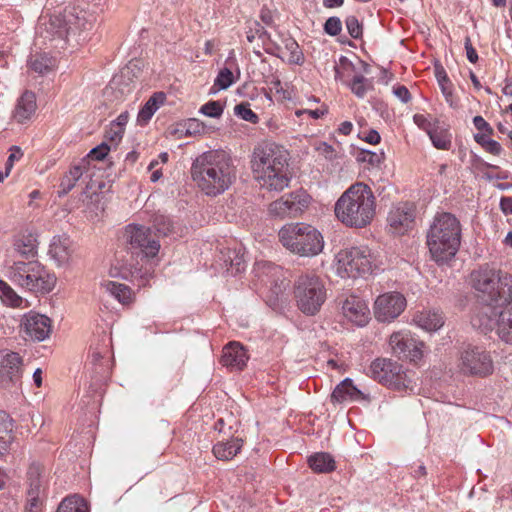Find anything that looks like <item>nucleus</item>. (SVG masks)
Wrapping results in <instances>:
<instances>
[{"instance_id":"a211bd4d","label":"nucleus","mask_w":512,"mask_h":512,"mask_svg":"<svg viewBox=\"0 0 512 512\" xmlns=\"http://www.w3.org/2000/svg\"><path fill=\"white\" fill-rule=\"evenodd\" d=\"M416 210L413 204L400 202L393 205L387 216V223L391 233L404 235L415 225Z\"/></svg>"},{"instance_id":"680f3d73","label":"nucleus","mask_w":512,"mask_h":512,"mask_svg":"<svg viewBox=\"0 0 512 512\" xmlns=\"http://www.w3.org/2000/svg\"><path fill=\"white\" fill-rule=\"evenodd\" d=\"M473 124L476 127V129L480 131H485L488 134L493 133V129L491 126L485 121V119L482 116H475L473 118Z\"/></svg>"},{"instance_id":"cd10ccee","label":"nucleus","mask_w":512,"mask_h":512,"mask_svg":"<svg viewBox=\"0 0 512 512\" xmlns=\"http://www.w3.org/2000/svg\"><path fill=\"white\" fill-rule=\"evenodd\" d=\"M37 109L36 95L26 90L17 100L13 117L18 123H25L30 120Z\"/></svg>"},{"instance_id":"e2e57ef3","label":"nucleus","mask_w":512,"mask_h":512,"mask_svg":"<svg viewBox=\"0 0 512 512\" xmlns=\"http://www.w3.org/2000/svg\"><path fill=\"white\" fill-rule=\"evenodd\" d=\"M362 139L369 144L376 145L380 142L381 137L380 134L376 130H369L368 132H363Z\"/></svg>"},{"instance_id":"2f4dec72","label":"nucleus","mask_w":512,"mask_h":512,"mask_svg":"<svg viewBox=\"0 0 512 512\" xmlns=\"http://www.w3.org/2000/svg\"><path fill=\"white\" fill-rule=\"evenodd\" d=\"M165 96L163 93H155L153 94L148 101L144 104V106L140 109L137 121L141 125H145L152 118L154 113L159 109V107L164 103Z\"/></svg>"},{"instance_id":"864d4df0","label":"nucleus","mask_w":512,"mask_h":512,"mask_svg":"<svg viewBox=\"0 0 512 512\" xmlns=\"http://www.w3.org/2000/svg\"><path fill=\"white\" fill-rule=\"evenodd\" d=\"M342 30V22L338 17H330L324 24V31L330 36L338 35Z\"/></svg>"},{"instance_id":"338daca9","label":"nucleus","mask_w":512,"mask_h":512,"mask_svg":"<svg viewBox=\"0 0 512 512\" xmlns=\"http://www.w3.org/2000/svg\"><path fill=\"white\" fill-rule=\"evenodd\" d=\"M484 149L493 155H499L502 151L501 145L497 141L492 139L488 143H486Z\"/></svg>"},{"instance_id":"412c9836","label":"nucleus","mask_w":512,"mask_h":512,"mask_svg":"<svg viewBox=\"0 0 512 512\" xmlns=\"http://www.w3.org/2000/svg\"><path fill=\"white\" fill-rule=\"evenodd\" d=\"M343 316L357 326H365L370 319L366 302L358 296L350 295L342 303Z\"/></svg>"},{"instance_id":"c9c22d12","label":"nucleus","mask_w":512,"mask_h":512,"mask_svg":"<svg viewBox=\"0 0 512 512\" xmlns=\"http://www.w3.org/2000/svg\"><path fill=\"white\" fill-rule=\"evenodd\" d=\"M432 144L437 149L448 150L451 146V135L447 129L434 127L430 133H428Z\"/></svg>"},{"instance_id":"58836bf2","label":"nucleus","mask_w":512,"mask_h":512,"mask_svg":"<svg viewBox=\"0 0 512 512\" xmlns=\"http://www.w3.org/2000/svg\"><path fill=\"white\" fill-rule=\"evenodd\" d=\"M12 424L8 414L0 411V452L6 450L12 440Z\"/></svg>"},{"instance_id":"473e14b6","label":"nucleus","mask_w":512,"mask_h":512,"mask_svg":"<svg viewBox=\"0 0 512 512\" xmlns=\"http://www.w3.org/2000/svg\"><path fill=\"white\" fill-rule=\"evenodd\" d=\"M103 288L122 304H129L133 301L131 289L122 283L108 281L102 284Z\"/></svg>"},{"instance_id":"4d7b16f0","label":"nucleus","mask_w":512,"mask_h":512,"mask_svg":"<svg viewBox=\"0 0 512 512\" xmlns=\"http://www.w3.org/2000/svg\"><path fill=\"white\" fill-rule=\"evenodd\" d=\"M11 153L6 161L5 167L7 171H11L14 165V162L19 160L23 156V152L18 146H12L10 149Z\"/></svg>"},{"instance_id":"72a5a7b5","label":"nucleus","mask_w":512,"mask_h":512,"mask_svg":"<svg viewBox=\"0 0 512 512\" xmlns=\"http://www.w3.org/2000/svg\"><path fill=\"white\" fill-rule=\"evenodd\" d=\"M0 298L4 304L13 308H26L28 301L19 296L6 282L0 280Z\"/></svg>"},{"instance_id":"79ce46f5","label":"nucleus","mask_w":512,"mask_h":512,"mask_svg":"<svg viewBox=\"0 0 512 512\" xmlns=\"http://www.w3.org/2000/svg\"><path fill=\"white\" fill-rule=\"evenodd\" d=\"M357 160L362 163H367L371 167H379L385 160L383 151L372 152L369 150H362L357 155Z\"/></svg>"},{"instance_id":"a19ab883","label":"nucleus","mask_w":512,"mask_h":512,"mask_svg":"<svg viewBox=\"0 0 512 512\" xmlns=\"http://www.w3.org/2000/svg\"><path fill=\"white\" fill-rule=\"evenodd\" d=\"M1 365L3 369L7 371V374H9L10 377L12 378L19 372L20 367L22 365V359L20 355L16 352L6 353L2 357Z\"/></svg>"},{"instance_id":"9b49d317","label":"nucleus","mask_w":512,"mask_h":512,"mask_svg":"<svg viewBox=\"0 0 512 512\" xmlns=\"http://www.w3.org/2000/svg\"><path fill=\"white\" fill-rule=\"evenodd\" d=\"M498 305H504V307L496 311L490 306H484L472 317L471 323L483 333L495 329L503 342L512 344V299L502 301Z\"/></svg>"},{"instance_id":"423d86ee","label":"nucleus","mask_w":512,"mask_h":512,"mask_svg":"<svg viewBox=\"0 0 512 512\" xmlns=\"http://www.w3.org/2000/svg\"><path fill=\"white\" fill-rule=\"evenodd\" d=\"M7 277L26 291L40 294L51 292L57 278L37 260L15 261L7 268Z\"/></svg>"},{"instance_id":"5fc2aeb1","label":"nucleus","mask_w":512,"mask_h":512,"mask_svg":"<svg viewBox=\"0 0 512 512\" xmlns=\"http://www.w3.org/2000/svg\"><path fill=\"white\" fill-rule=\"evenodd\" d=\"M124 131L125 130L119 128L117 125L110 123L108 129L106 130L105 137L108 141L116 146L121 141Z\"/></svg>"},{"instance_id":"c756f323","label":"nucleus","mask_w":512,"mask_h":512,"mask_svg":"<svg viewBox=\"0 0 512 512\" xmlns=\"http://www.w3.org/2000/svg\"><path fill=\"white\" fill-rule=\"evenodd\" d=\"M309 467L316 473H330L335 470L334 458L327 452H318L308 458Z\"/></svg>"},{"instance_id":"dca6fc26","label":"nucleus","mask_w":512,"mask_h":512,"mask_svg":"<svg viewBox=\"0 0 512 512\" xmlns=\"http://www.w3.org/2000/svg\"><path fill=\"white\" fill-rule=\"evenodd\" d=\"M458 366L464 374L479 377L492 374L494 369L490 353L471 346L461 352Z\"/></svg>"},{"instance_id":"f3484780","label":"nucleus","mask_w":512,"mask_h":512,"mask_svg":"<svg viewBox=\"0 0 512 512\" xmlns=\"http://www.w3.org/2000/svg\"><path fill=\"white\" fill-rule=\"evenodd\" d=\"M406 298L399 292H387L379 295L374 303V315L380 322H390L406 308Z\"/></svg>"},{"instance_id":"6ab92c4d","label":"nucleus","mask_w":512,"mask_h":512,"mask_svg":"<svg viewBox=\"0 0 512 512\" xmlns=\"http://www.w3.org/2000/svg\"><path fill=\"white\" fill-rule=\"evenodd\" d=\"M389 345L393 353L412 361L420 359L424 343L418 341L410 332L399 331L390 336Z\"/></svg>"},{"instance_id":"69168bd1","label":"nucleus","mask_w":512,"mask_h":512,"mask_svg":"<svg viewBox=\"0 0 512 512\" xmlns=\"http://www.w3.org/2000/svg\"><path fill=\"white\" fill-rule=\"evenodd\" d=\"M131 274H132V277H134L135 279L139 278V280H140L139 286L146 285L148 279L151 277V273L149 271H145L144 273H142L141 270H138V269H135V271H132Z\"/></svg>"},{"instance_id":"f03ea898","label":"nucleus","mask_w":512,"mask_h":512,"mask_svg":"<svg viewBox=\"0 0 512 512\" xmlns=\"http://www.w3.org/2000/svg\"><path fill=\"white\" fill-rule=\"evenodd\" d=\"M251 169L255 180L264 189L282 191L289 185L288 152L276 143L262 142L254 148Z\"/></svg>"},{"instance_id":"f8f14e48","label":"nucleus","mask_w":512,"mask_h":512,"mask_svg":"<svg viewBox=\"0 0 512 512\" xmlns=\"http://www.w3.org/2000/svg\"><path fill=\"white\" fill-rule=\"evenodd\" d=\"M124 238L129 249L145 257H155L160 250L158 235L150 227L129 224L125 228Z\"/></svg>"},{"instance_id":"aec40b11","label":"nucleus","mask_w":512,"mask_h":512,"mask_svg":"<svg viewBox=\"0 0 512 512\" xmlns=\"http://www.w3.org/2000/svg\"><path fill=\"white\" fill-rule=\"evenodd\" d=\"M20 327L27 337L38 342L48 338L52 330L50 318L33 311L22 317Z\"/></svg>"},{"instance_id":"a18cd8bd","label":"nucleus","mask_w":512,"mask_h":512,"mask_svg":"<svg viewBox=\"0 0 512 512\" xmlns=\"http://www.w3.org/2000/svg\"><path fill=\"white\" fill-rule=\"evenodd\" d=\"M234 113L239 118L248 121L252 124H256L259 121V117L254 113L248 103H240L234 107Z\"/></svg>"},{"instance_id":"37998d69","label":"nucleus","mask_w":512,"mask_h":512,"mask_svg":"<svg viewBox=\"0 0 512 512\" xmlns=\"http://www.w3.org/2000/svg\"><path fill=\"white\" fill-rule=\"evenodd\" d=\"M349 87L357 97L363 98L367 91L371 88V83L362 75L355 74Z\"/></svg>"},{"instance_id":"0eeeda50","label":"nucleus","mask_w":512,"mask_h":512,"mask_svg":"<svg viewBox=\"0 0 512 512\" xmlns=\"http://www.w3.org/2000/svg\"><path fill=\"white\" fill-rule=\"evenodd\" d=\"M92 27V15L79 8L68 7L63 13L53 15L45 29L53 37L65 38L67 42L73 38L77 44H80L86 41L87 33Z\"/></svg>"},{"instance_id":"39448f33","label":"nucleus","mask_w":512,"mask_h":512,"mask_svg":"<svg viewBox=\"0 0 512 512\" xmlns=\"http://www.w3.org/2000/svg\"><path fill=\"white\" fill-rule=\"evenodd\" d=\"M281 244L300 257H314L324 248L322 234L312 225L297 222L285 224L278 232Z\"/></svg>"},{"instance_id":"c03bdc74","label":"nucleus","mask_w":512,"mask_h":512,"mask_svg":"<svg viewBox=\"0 0 512 512\" xmlns=\"http://www.w3.org/2000/svg\"><path fill=\"white\" fill-rule=\"evenodd\" d=\"M285 50L289 53L288 62L292 64H301L303 62V53L298 43L294 39L285 40Z\"/></svg>"},{"instance_id":"6e6d98bb","label":"nucleus","mask_w":512,"mask_h":512,"mask_svg":"<svg viewBox=\"0 0 512 512\" xmlns=\"http://www.w3.org/2000/svg\"><path fill=\"white\" fill-rule=\"evenodd\" d=\"M109 149L110 148L106 143H102L101 145L90 150L88 156L94 160L100 161L105 158V156L108 154Z\"/></svg>"},{"instance_id":"4be33fe9","label":"nucleus","mask_w":512,"mask_h":512,"mask_svg":"<svg viewBox=\"0 0 512 512\" xmlns=\"http://www.w3.org/2000/svg\"><path fill=\"white\" fill-rule=\"evenodd\" d=\"M74 247L66 235L54 236L49 245L48 255L58 267L68 265L73 257Z\"/></svg>"},{"instance_id":"bf43d9fd","label":"nucleus","mask_w":512,"mask_h":512,"mask_svg":"<svg viewBox=\"0 0 512 512\" xmlns=\"http://www.w3.org/2000/svg\"><path fill=\"white\" fill-rule=\"evenodd\" d=\"M464 46H465V50H466L467 59L471 63H476L477 60H478V54H477L476 50L473 48V46H472V42H471L470 37H466L465 38Z\"/></svg>"},{"instance_id":"49530a36","label":"nucleus","mask_w":512,"mask_h":512,"mask_svg":"<svg viewBox=\"0 0 512 512\" xmlns=\"http://www.w3.org/2000/svg\"><path fill=\"white\" fill-rule=\"evenodd\" d=\"M234 83V76L232 71L229 68H223L219 71L215 81L214 86L217 87L218 90H225L229 88Z\"/></svg>"},{"instance_id":"0e129e2a","label":"nucleus","mask_w":512,"mask_h":512,"mask_svg":"<svg viewBox=\"0 0 512 512\" xmlns=\"http://www.w3.org/2000/svg\"><path fill=\"white\" fill-rule=\"evenodd\" d=\"M435 76L437 78V81H438L440 87L449 83L448 76L442 66L435 67Z\"/></svg>"},{"instance_id":"052dcab7","label":"nucleus","mask_w":512,"mask_h":512,"mask_svg":"<svg viewBox=\"0 0 512 512\" xmlns=\"http://www.w3.org/2000/svg\"><path fill=\"white\" fill-rule=\"evenodd\" d=\"M233 255V257L229 256L232 269H234L236 273L244 270L243 255H239L235 252H233Z\"/></svg>"},{"instance_id":"2eb2a0df","label":"nucleus","mask_w":512,"mask_h":512,"mask_svg":"<svg viewBox=\"0 0 512 512\" xmlns=\"http://www.w3.org/2000/svg\"><path fill=\"white\" fill-rule=\"evenodd\" d=\"M370 376L390 388L401 390L407 387V376L402 366L387 358H377L370 365Z\"/></svg>"},{"instance_id":"8fccbe9b","label":"nucleus","mask_w":512,"mask_h":512,"mask_svg":"<svg viewBox=\"0 0 512 512\" xmlns=\"http://www.w3.org/2000/svg\"><path fill=\"white\" fill-rule=\"evenodd\" d=\"M345 24L347 31L352 38L358 39L362 36V25L355 16H348L345 20Z\"/></svg>"},{"instance_id":"9d476101","label":"nucleus","mask_w":512,"mask_h":512,"mask_svg":"<svg viewBox=\"0 0 512 512\" xmlns=\"http://www.w3.org/2000/svg\"><path fill=\"white\" fill-rule=\"evenodd\" d=\"M294 298L301 312L310 316L315 315L327 298L323 280L314 273L300 275L294 283Z\"/></svg>"},{"instance_id":"f257e3e1","label":"nucleus","mask_w":512,"mask_h":512,"mask_svg":"<svg viewBox=\"0 0 512 512\" xmlns=\"http://www.w3.org/2000/svg\"><path fill=\"white\" fill-rule=\"evenodd\" d=\"M191 177L197 187L208 196H217L236 179V167L223 150H212L199 155L192 163Z\"/></svg>"},{"instance_id":"6e6552de","label":"nucleus","mask_w":512,"mask_h":512,"mask_svg":"<svg viewBox=\"0 0 512 512\" xmlns=\"http://www.w3.org/2000/svg\"><path fill=\"white\" fill-rule=\"evenodd\" d=\"M380 261L367 246L340 250L335 256V271L341 278H358L371 274Z\"/></svg>"},{"instance_id":"e433bc0d","label":"nucleus","mask_w":512,"mask_h":512,"mask_svg":"<svg viewBox=\"0 0 512 512\" xmlns=\"http://www.w3.org/2000/svg\"><path fill=\"white\" fill-rule=\"evenodd\" d=\"M83 169L81 166H74L65 174L61 180L59 195H65L76 185L77 181L82 177Z\"/></svg>"},{"instance_id":"f704fd0d","label":"nucleus","mask_w":512,"mask_h":512,"mask_svg":"<svg viewBox=\"0 0 512 512\" xmlns=\"http://www.w3.org/2000/svg\"><path fill=\"white\" fill-rule=\"evenodd\" d=\"M37 239L29 234L19 237L14 243L15 251L24 257H34L37 255Z\"/></svg>"},{"instance_id":"393cba45","label":"nucleus","mask_w":512,"mask_h":512,"mask_svg":"<svg viewBox=\"0 0 512 512\" xmlns=\"http://www.w3.org/2000/svg\"><path fill=\"white\" fill-rule=\"evenodd\" d=\"M255 270L258 276L267 277V280L270 281V284L272 285L274 294L278 295L286 289L288 283L283 275L281 267L270 262L262 261L256 263Z\"/></svg>"},{"instance_id":"7c9ffc66","label":"nucleus","mask_w":512,"mask_h":512,"mask_svg":"<svg viewBox=\"0 0 512 512\" xmlns=\"http://www.w3.org/2000/svg\"><path fill=\"white\" fill-rule=\"evenodd\" d=\"M28 66L33 72L45 75L55 68L56 60L46 53H36L30 56Z\"/></svg>"},{"instance_id":"13d9d810","label":"nucleus","mask_w":512,"mask_h":512,"mask_svg":"<svg viewBox=\"0 0 512 512\" xmlns=\"http://www.w3.org/2000/svg\"><path fill=\"white\" fill-rule=\"evenodd\" d=\"M393 94L403 103H407L411 99L410 92L404 85L393 87Z\"/></svg>"},{"instance_id":"3c124183","label":"nucleus","mask_w":512,"mask_h":512,"mask_svg":"<svg viewBox=\"0 0 512 512\" xmlns=\"http://www.w3.org/2000/svg\"><path fill=\"white\" fill-rule=\"evenodd\" d=\"M206 126L198 119H189L185 123V134L189 136H196L205 133Z\"/></svg>"},{"instance_id":"4c0bfd02","label":"nucleus","mask_w":512,"mask_h":512,"mask_svg":"<svg viewBox=\"0 0 512 512\" xmlns=\"http://www.w3.org/2000/svg\"><path fill=\"white\" fill-rule=\"evenodd\" d=\"M57 512H88V507L81 497L70 496L60 503Z\"/></svg>"},{"instance_id":"1a4fd4ad","label":"nucleus","mask_w":512,"mask_h":512,"mask_svg":"<svg viewBox=\"0 0 512 512\" xmlns=\"http://www.w3.org/2000/svg\"><path fill=\"white\" fill-rule=\"evenodd\" d=\"M473 287L487 296L491 303L499 304L512 299V275L488 266L471 275Z\"/></svg>"},{"instance_id":"b1692460","label":"nucleus","mask_w":512,"mask_h":512,"mask_svg":"<svg viewBox=\"0 0 512 512\" xmlns=\"http://www.w3.org/2000/svg\"><path fill=\"white\" fill-rule=\"evenodd\" d=\"M248 359L244 346L239 342L232 341L223 348L221 363L230 370H242Z\"/></svg>"},{"instance_id":"20e7f679","label":"nucleus","mask_w":512,"mask_h":512,"mask_svg":"<svg viewBox=\"0 0 512 512\" xmlns=\"http://www.w3.org/2000/svg\"><path fill=\"white\" fill-rule=\"evenodd\" d=\"M462 227L458 218L449 213H437L427 231V246L431 257L437 263H446L459 250Z\"/></svg>"},{"instance_id":"ddd939ff","label":"nucleus","mask_w":512,"mask_h":512,"mask_svg":"<svg viewBox=\"0 0 512 512\" xmlns=\"http://www.w3.org/2000/svg\"><path fill=\"white\" fill-rule=\"evenodd\" d=\"M311 201L309 194L303 190H297L283 195L269 204L268 213L272 218L285 219L300 216Z\"/></svg>"},{"instance_id":"774afa93","label":"nucleus","mask_w":512,"mask_h":512,"mask_svg":"<svg viewBox=\"0 0 512 512\" xmlns=\"http://www.w3.org/2000/svg\"><path fill=\"white\" fill-rule=\"evenodd\" d=\"M129 120V114L127 111L122 112L115 121H112L111 123L113 125H117L119 128H122L125 130V126L128 123Z\"/></svg>"},{"instance_id":"09e8293b","label":"nucleus","mask_w":512,"mask_h":512,"mask_svg":"<svg viewBox=\"0 0 512 512\" xmlns=\"http://www.w3.org/2000/svg\"><path fill=\"white\" fill-rule=\"evenodd\" d=\"M200 113L212 118H219L223 114V106L219 101H209L200 108Z\"/></svg>"},{"instance_id":"de8ad7c7","label":"nucleus","mask_w":512,"mask_h":512,"mask_svg":"<svg viewBox=\"0 0 512 512\" xmlns=\"http://www.w3.org/2000/svg\"><path fill=\"white\" fill-rule=\"evenodd\" d=\"M154 228L158 237L166 236L172 232L173 225L169 217L157 216L154 221Z\"/></svg>"},{"instance_id":"5701e85b","label":"nucleus","mask_w":512,"mask_h":512,"mask_svg":"<svg viewBox=\"0 0 512 512\" xmlns=\"http://www.w3.org/2000/svg\"><path fill=\"white\" fill-rule=\"evenodd\" d=\"M27 484V500L41 501V495L47 484V477L41 464L32 463L29 466L27 471Z\"/></svg>"},{"instance_id":"4468645a","label":"nucleus","mask_w":512,"mask_h":512,"mask_svg":"<svg viewBox=\"0 0 512 512\" xmlns=\"http://www.w3.org/2000/svg\"><path fill=\"white\" fill-rule=\"evenodd\" d=\"M311 201L309 194L303 190H297L283 195L269 204L268 213L272 218L285 219L300 216Z\"/></svg>"},{"instance_id":"a878e982","label":"nucleus","mask_w":512,"mask_h":512,"mask_svg":"<svg viewBox=\"0 0 512 512\" xmlns=\"http://www.w3.org/2000/svg\"><path fill=\"white\" fill-rule=\"evenodd\" d=\"M330 399L334 404H341L366 400V396L353 385L350 378H346L334 388Z\"/></svg>"},{"instance_id":"c85d7f7f","label":"nucleus","mask_w":512,"mask_h":512,"mask_svg":"<svg viewBox=\"0 0 512 512\" xmlns=\"http://www.w3.org/2000/svg\"><path fill=\"white\" fill-rule=\"evenodd\" d=\"M243 445L242 439L233 438L227 442H218L213 447V454L219 460L227 461L235 457Z\"/></svg>"},{"instance_id":"7ed1b4c3","label":"nucleus","mask_w":512,"mask_h":512,"mask_svg":"<svg viewBox=\"0 0 512 512\" xmlns=\"http://www.w3.org/2000/svg\"><path fill=\"white\" fill-rule=\"evenodd\" d=\"M334 212L347 227L368 226L376 214V197L371 187L363 182L352 184L336 201Z\"/></svg>"},{"instance_id":"ea45409f","label":"nucleus","mask_w":512,"mask_h":512,"mask_svg":"<svg viewBox=\"0 0 512 512\" xmlns=\"http://www.w3.org/2000/svg\"><path fill=\"white\" fill-rule=\"evenodd\" d=\"M335 80L347 83V80L352 74L355 73V67L348 58L342 56L339 62L334 66Z\"/></svg>"},{"instance_id":"603ef678","label":"nucleus","mask_w":512,"mask_h":512,"mask_svg":"<svg viewBox=\"0 0 512 512\" xmlns=\"http://www.w3.org/2000/svg\"><path fill=\"white\" fill-rule=\"evenodd\" d=\"M414 123L422 130H424L427 134L431 132V130L437 126V121L433 119H429L427 116L423 114H415L413 116Z\"/></svg>"},{"instance_id":"bb28decb","label":"nucleus","mask_w":512,"mask_h":512,"mask_svg":"<svg viewBox=\"0 0 512 512\" xmlns=\"http://www.w3.org/2000/svg\"><path fill=\"white\" fill-rule=\"evenodd\" d=\"M413 322L419 328L427 332H434L444 325L445 320L441 311L437 309H425L415 313Z\"/></svg>"}]
</instances>
